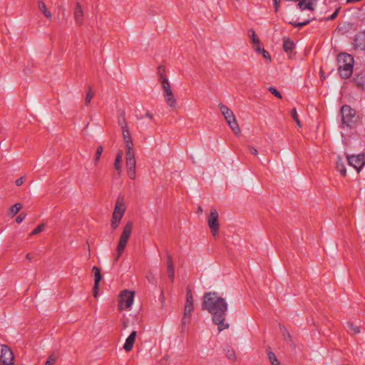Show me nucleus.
<instances>
[{
    "instance_id": "obj_1",
    "label": "nucleus",
    "mask_w": 365,
    "mask_h": 365,
    "mask_svg": "<svg viewBox=\"0 0 365 365\" xmlns=\"http://www.w3.org/2000/svg\"><path fill=\"white\" fill-rule=\"evenodd\" d=\"M202 309L212 315V322L217 325L219 331L229 328L230 324L225 323L228 304L225 299L218 296L217 293L206 292L203 296Z\"/></svg>"
},
{
    "instance_id": "obj_2",
    "label": "nucleus",
    "mask_w": 365,
    "mask_h": 365,
    "mask_svg": "<svg viewBox=\"0 0 365 365\" xmlns=\"http://www.w3.org/2000/svg\"><path fill=\"white\" fill-rule=\"evenodd\" d=\"M337 61L341 77L349 78L353 73L354 58L348 53H341L338 56Z\"/></svg>"
},
{
    "instance_id": "obj_3",
    "label": "nucleus",
    "mask_w": 365,
    "mask_h": 365,
    "mask_svg": "<svg viewBox=\"0 0 365 365\" xmlns=\"http://www.w3.org/2000/svg\"><path fill=\"white\" fill-rule=\"evenodd\" d=\"M133 227V223L131 221H128L125 225L117 245L116 256L114 259V263H115L119 259L121 255L124 252L128 240L130 237Z\"/></svg>"
},
{
    "instance_id": "obj_4",
    "label": "nucleus",
    "mask_w": 365,
    "mask_h": 365,
    "mask_svg": "<svg viewBox=\"0 0 365 365\" xmlns=\"http://www.w3.org/2000/svg\"><path fill=\"white\" fill-rule=\"evenodd\" d=\"M125 210L126 205L125 202V197L123 195H119L117 198L110 221V226L113 230L118 227L120 220L125 214Z\"/></svg>"
},
{
    "instance_id": "obj_5",
    "label": "nucleus",
    "mask_w": 365,
    "mask_h": 365,
    "mask_svg": "<svg viewBox=\"0 0 365 365\" xmlns=\"http://www.w3.org/2000/svg\"><path fill=\"white\" fill-rule=\"evenodd\" d=\"M341 123L343 126L349 128L355 127L357 123L358 117L356 111L349 106L345 105L341 108Z\"/></svg>"
},
{
    "instance_id": "obj_6",
    "label": "nucleus",
    "mask_w": 365,
    "mask_h": 365,
    "mask_svg": "<svg viewBox=\"0 0 365 365\" xmlns=\"http://www.w3.org/2000/svg\"><path fill=\"white\" fill-rule=\"evenodd\" d=\"M14 361L11 349L6 345H1L0 365H13Z\"/></svg>"
},
{
    "instance_id": "obj_7",
    "label": "nucleus",
    "mask_w": 365,
    "mask_h": 365,
    "mask_svg": "<svg viewBox=\"0 0 365 365\" xmlns=\"http://www.w3.org/2000/svg\"><path fill=\"white\" fill-rule=\"evenodd\" d=\"M134 292L124 290L120 293L119 309H129L131 307L134 300Z\"/></svg>"
},
{
    "instance_id": "obj_8",
    "label": "nucleus",
    "mask_w": 365,
    "mask_h": 365,
    "mask_svg": "<svg viewBox=\"0 0 365 365\" xmlns=\"http://www.w3.org/2000/svg\"><path fill=\"white\" fill-rule=\"evenodd\" d=\"M218 212L215 209H212L210 211V215L208 218V225L210 229L211 233L213 236H216L218 233L219 230V220H218Z\"/></svg>"
},
{
    "instance_id": "obj_9",
    "label": "nucleus",
    "mask_w": 365,
    "mask_h": 365,
    "mask_svg": "<svg viewBox=\"0 0 365 365\" xmlns=\"http://www.w3.org/2000/svg\"><path fill=\"white\" fill-rule=\"evenodd\" d=\"M347 161L350 166L354 168L357 173H359L361 168L365 166V155L361 154L348 156Z\"/></svg>"
},
{
    "instance_id": "obj_10",
    "label": "nucleus",
    "mask_w": 365,
    "mask_h": 365,
    "mask_svg": "<svg viewBox=\"0 0 365 365\" xmlns=\"http://www.w3.org/2000/svg\"><path fill=\"white\" fill-rule=\"evenodd\" d=\"M118 124L120 126L125 145H133L130 129L125 118H123L122 119H120L118 120Z\"/></svg>"
},
{
    "instance_id": "obj_11",
    "label": "nucleus",
    "mask_w": 365,
    "mask_h": 365,
    "mask_svg": "<svg viewBox=\"0 0 365 365\" xmlns=\"http://www.w3.org/2000/svg\"><path fill=\"white\" fill-rule=\"evenodd\" d=\"M73 19L77 26H81L84 21V12L79 2L76 4L73 11Z\"/></svg>"
},
{
    "instance_id": "obj_12",
    "label": "nucleus",
    "mask_w": 365,
    "mask_h": 365,
    "mask_svg": "<svg viewBox=\"0 0 365 365\" xmlns=\"http://www.w3.org/2000/svg\"><path fill=\"white\" fill-rule=\"evenodd\" d=\"M194 310V299L191 291L189 289L186 292V302L184 309L185 315H191Z\"/></svg>"
},
{
    "instance_id": "obj_13",
    "label": "nucleus",
    "mask_w": 365,
    "mask_h": 365,
    "mask_svg": "<svg viewBox=\"0 0 365 365\" xmlns=\"http://www.w3.org/2000/svg\"><path fill=\"white\" fill-rule=\"evenodd\" d=\"M125 166H126L128 177L132 180L135 179V176H136V172H135L136 160H135V159L125 160Z\"/></svg>"
},
{
    "instance_id": "obj_14",
    "label": "nucleus",
    "mask_w": 365,
    "mask_h": 365,
    "mask_svg": "<svg viewBox=\"0 0 365 365\" xmlns=\"http://www.w3.org/2000/svg\"><path fill=\"white\" fill-rule=\"evenodd\" d=\"M299 9L303 10H309V11H314L315 6L317 4V0H299Z\"/></svg>"
},
{
    "instance_id": "obj_15",
    "label": "nucleus",
    "mask_w": 365,
    "mask_h": 365,
    "mask_svg": "<svg viewBox=\"0 0 365 365\" xmlns=\"http://www.w3.org/2000/svg\"><path fill=\"white\" fill-rule=\"evenodd\" d=\"M219 108L227 123L230 120H233L235 118V115L233 112L225 105L220 104Z\"/></svg>"
},
{
    "instance_id": "obj_16",
    "label": "nucleus",
    "mask_w": 365,
    "mask_h": 365,
    "mask_svg": "<svg viewBox=\"0 0 365 365\" xmlns=\"http://www.w3.org/2000/svg\"><path fill=\"white\" fill-rule=\"evenodd\" d=\"M136 337V331H133L128 337L126 339L125 342L123 346V349L125 351H130L132 350Z\"/></svg>"
},
{
    "instance_id": "obj_17",
    "label": "nucleus",
    "mask_w": 365,
    "mask_h": 365,
    "mask_svg": "<svg viewBox=\"0 0 365 365\" xmlns=\"http://www.w3.org/2000/svg\"><path fill=\"white\" fill-rule=\"evenodd\" d=\"M163 96L167 105L171 108H175L177 105V101L173 93V91L163 93Z\"/></svg>"
},
{
    "instance_id": "obj_18",
    "label": "nucleus",
    "mask_w": 365,
    "mask_h": 365,
    "mask_svg": "<svg viewBox=\"0 0 365 365\" xmlns=\"http://www.w3.org/2000/svg\"><path fill=\"white\" fill-rule=\"evenodd\" d=\"M354 46L356 48L365 50V33H360L355 36Z\"/></svg>"
},
{
    "instance_id": "obj_19",
    "label": "nucleus",
    "mask_w": 365,
    "mask_h": 365,
    "mask_svg": "<svg viewBox=\"0 0 365 365\" xmlns=\"http://www.w3.org/2000/svg\"><path fill=\"white\" fill-rule=\"evenodd\" d=\"M345 328L351 334H356L360 332V326L355 324L353 322H346Z\"/></svg>"
},
{
    "instance_id": "obj_20",
    "label": "nucleus",
    "mask_w": 365,
    "mask_h": 365,
    "mask_svg": "<svg viewBox=\"0 0 365 365\" xmlns=\"http://www.w3.org/2000/svg\"><path fill=\"white\" fill-rule=\"evenodd\" d=\"M38 7L44 16L49 20L52 18L51 12L47 9L46 4L43 1H38Z\"/></svg>"
},
{
    "instance_id": "obj_21",
    "label": "nucleus",
    "mask_w": 365,
    "mask_h": 365,
    "mask_svg": "<svg viewBox=\"0 0 365 365\" xmlns=\"http://www.w3.org/2000/svg\"><path fill=\"white\" fill-rule=\"evenodd\" d=\"M283 48L287 53H291L294 48V43L289 38H284Z\"/></svg>"
},
{
    "instance_id": "obj_22",
    "label": "nucleus",
    "mask_w": 365,
    "mask_h": 365,
    "mask_svg": "<svg viewBox=\"0 0 365 365\" xmlns=\"http://www.w3.org/2000/svg\"><path fill=\"white\" fill-rule=\"evenodd\" d=\"M167 270H168V274L169 278L171 279L172 282H173L174 277H175V271H174L173 262V260H172V258L170 256L168 257Z\"/></svg>"
},
{
    "instance_id": "obj_23",
    "label": "nucleus",
    "mask_w": 365,
    "mask_h": 365,
    "mask_svg": "<svg viewBox=\"0 0 365 365\" xmlns=\"http://www.w3.org/2000/svg\"><path fill=\"white\" fill-rule=\"evenodd\" d=\"M162 89L163 91V93L172 91L171 86L168 79L166 76H161V80L160 81Z\"/></svg>"
},
{
    "instance_id": "obj_24",
    "label": "nucleus",
    "mask_w": 365,
    "mask_h": 365,
    "mask_svg": "<svg viewBox=\"0 0 365 365\" xmlns=\"http://www.w3.org/2000/svg\"><path fill=\"white\" fill-rule=\"evenodd\" d=\"M122 158H123V152L121 150H120L117 153V155H116V158L115 160V163H114L115 169L118 172L119 174L122 171V166H121Z\"/></svg>"
},
{
    "instance_id": "obj_25",
    "label": "nucleus",
    "mask_w": 365,
    "mask_h": 365,
    "mask_svg": "<svg viewBox=\"0 0 365 365\" xmlns=\"http://www.w3.org/2000/svg\"><path fill=\"white\" fill-rule=\"evenodd\" d=\"M227 124L236 135H239L240 134L241 130L237 122L236 118L233 120L229 121Z\"/></svg>"
},
{
    "instance_id": "obj_26",
    "label": "nucleus",
    "mask_w": 365,
    "mask_h": 365,
    "mask_svg": "<svg viewBox=\"0 0 365 365\" xmlns=\"http://www.w3.org/2000/svg\"><path fill=\"white\" fill-rule=\"evenodd\" d=\"M336 168L337 171H339L341 175L346 176V170L345 167L344 163L341 160V158H338V160L336 162Z\"/></svg>"
},
{
    "instance_id": "obj_27",
    "label": "nucleus",
    "mask_w": 365,
    "mask_h": 365,
    "mask_svg": "<svg viewBox=\"0 0 365 365\" xmlns=\"http://www.w3.org/2000/svg\"><path fill=\"white\" fill-rule=\"evenodd\" d=\"M92 272L94 275V284H96V287L99 286L100 282L102 279L100 269L97 267H93Z\"/></svg>"
},
{
    "instance_id": "obj_28",
    "label": "nucleus",
    "mask_w": 365,
    "mask_h": 365,
    "mask_svg": "<svg viewBox=\"0 0 365 365\" xmlns=\"http://www.w3.org/2000/svg\"><path fill=\"white\" fill-rule=\"evenodd\" d=\"M126 153H125V160H134L135 158V152L133 149V145H125Z\"/></svg>"
},
{
    "instance_id": "obj_29",
    "label": "nucleus",
    "mask_w": 365,
    "mask_h": 365,
    "mask_svg": "<svg viewBox=\"0 0 365 365\" xmlns=\"http://www.w3.org/2000/svg\"><path fill=\"white\" fill-rule=\"evenodd\" d=\"M248 36L250 38L251 42H252V44L253 43H259V41H260V40L257 37V36L255 31H254V29H250L248 31Z\"/></svg>"
},
{
    "instance_id": "obj_30",
    "label": "nucleus",
    "mask_w": 365,
    "mask_h": 365,
    "mask_svg": "<svg viewBox=\"0 0 365 365\" xmlns=\"http://www.w3.org/2000/svg\"><path fill=\"white\" fill-rule=\"evenodd\" d=\"M268 357L269 362L272 365H281L279 361L278 360L276 355L273 352L269 351L268 353Z\"/></svg>"
},
{
    "instance_id": "obj_31",
    "label": "nucleus",
    "mask_w": 365,
    "mask_h": 365,
    "mask_svg": "<svg viewBox=\"0 0 365 365\" xmlns=\"http://www.w3.org/2000/svg\"><path fill=\"white\" fill-rule=\"evenodd\" d=\"M190 317H191V315H185V313H184L183 318L182 319V323H181V329H182V332L185 331L187 324H188L190 323Z\"/></svg>"
},
{
    "instance_id": "obj_32",
    "label": "nucleus",
    "mask_w": 365,
    "mask_h": 365,
    "mask_svg": "<svg viewBox=\"0 0 365 365\" xmlns=\"http://www.w3.org/2000/svg\"><path fill=\"white\" fill-rule=\"evenodd\" d=\"M93 96H94V93L92 91L91 88L89 87L88 88L87 93H86V100H85V103H86V106H88L91 103V101L92 100V98H93Z\"/></svg>"
},
{
    "instance_id": "obj_33",
    "label": "nucleus",
    "mask_w": 365,
    "mask_h": 365,
    "mask_svg": "<svg viewBox=\"0 0 365 365\" xmlns=\"http://www.w3.org/2000/svg\"><path fill=\"white\" fill-rule=\"evenodd\" d=\"M22 208V204L21 203H16L14 204L11 208L10 212L12 214V216H14L16 215Z\"/></svg>"
},
{
    "instance_id": "obj_34",
    "label": "nucleus",
    "mask_w": 365,
    "mask_h": 365,
    "mask_svg": "<svg viewBox=\"0 0 365 365\" xmlns=\"http://www.w3.org/2000/svg\"><path fill=\"white\" fill-rule=\"evenodd\" d=\"M103 151V146H98L97 148V150H96V156H95V159H94V164L95 165H97L100 158H101V154Z\"/></svg>"
},
{
    "instance_id": "obj_35",
    "label": "nucleus",
    "mask_w": 365,
    "mask_h": 365,
    "mask_svg": "<svg viewBox=\"0 0 365 365\" xmlns=\"http://www.w3.org/2000/svg\"><path fill=\"white\" fill-rule=\"evenodd\" d=\"M226 356L230 360L232 361H235L237 360V356L235 354V351L232 349H228L227 350Z\"/></svg>"
},
{
    "instance_id": "obj_36",
    "label": "nucleus",
    "mask_w": 365,
    "mask_h": 365,
    "mask_svg": "<svg viewBox=\"0 0 365 365\" xmlns=\"http://www.w3.org/2000/svg\"><path fill=\"white\" fill-rule=\"evenodd\" d=\"M355 82L358 86H359L361 88H364V84H365V78L362 76H357L355 78Z\"/></svg>"
},
{
    "instance_id": "obj_37",
    "label": "nucleus",
    "mask_w": 365,
    "mask_h": 365,
    "mask_svg": "<svg viewBox=\"0 0 365 365\" xmlns=\"http://www.w3.org/2000/svg\"><path fill=\"white\" fill-rule=\"evenodd\" d=\"M291 115H292V118L294 119V120L297 124V125L299 127H301V123H300V121L299 120L298 115H297L296 109H293L292 110Z\"/></svg>"
},
{
    "instance_id": "obj_38",
    "label": "nucleus",
    "mask_w": 365,
    "mask_h": 365,
    "mask_svg": "<svg viewBox=\"0 0 365 365\" xmlns=\"http://www.w3.org/2000/svg\"><path fill=\"white\" fill-rule=\"evenodd\" d=\"M311 19H312L309 18V19H308L307 20H306V21H304L303 22H299V23H297V24L292 23V22H289V23L290 24H292V26H294V27H299V28H301V27L308 24L310 22Z\"/></svg>"
},
{
    "instance_id": "obj_39",
    "label": "nucleus",
    "mask_w": 365,
    "mask_h": 365,
    "mask_svg": "<svg viewBox=\"0 0 365 365\" xmlns=\"http://www.w3.org/2000/svg\"><path fill=\"white\" fill-rule=\"evenodd\" d=\"M252 46H253L254 50L258 53H259L262 51V50L264 48L260 41H259V43H253Z\"/></svg>"
},
{
    "instance_id": "obj_40",
    "label": "nucleus",
    "mask_w": 365,
    "mask_h": 365,
    "mask_svg": "<svg viewBox=\"0 0 365 365\" xmlns=\"http://www.w3.org/2000/svg\"><path fill=\"white\" fill-rule=\"evenodd\" d=\"M43 228H44V224L39 225L36 229H34L31 232V235H36L40 233L41 232L43 231Z\"/></svg>"
},
{
    "instance_id": "obj_41",
    "label": "nucleus",
    "mask_w": 365,
    "mask_h": 365,
    "mask_svg": "<svg viewBox=\"0 0 365 365\" xmlns=\"http://www.w3.org/2000/svg\"><path fill=\"white\" fill-rule=\"evenodd\" d=\"M268 89L270 91V93L272 94H273L274 96H276L277 98H280V99L282 98L281 93L275 88L269 87Z\"/></svg>"
},
{
    "instance_id": "obj_42",
    "label": "nucleus",
    "mask_w": 365,
    "mask_h": 365,
    "mask_svg": "<svg viewBox=\"0 0 365 365\" xmlns=\"http://www.w3.org/2000/svg\"><path fill=\"white\" fill-rule=\"evenodd\" d=\"M56 356L51 355L45 363V365H53L56 361Z\"/></svg>"
},
{
    "instance_id": "obj_43",
    "label": "nucleus",
    "mask_w": 365,
    "mask_h": 365,
    "mask_svg": "<svg viewBox=\"0 0 365 365\" xmlns=\"http://www.w3.org/2000/svg\"><path fill=\"white\" fill-rule=\"evenodd\" d=\"M259 53H262L263 57L265 59H267L269 62H270L272 61V58H271V56H270L269 53L266 50H264V48L262 50V51Z\"/></svg>"
},
{
    "instance_id": "obj_44",
    "label": "nucleus",
    "mask_w": 365,
    "mask_h": 365,
    "mask_svg": "<svg viewBox=\"0 0 365 365\" xmlns=\"http://www.w3.org/2000/svg\"><path fill=\"white\" fill-rule=\"evenodd\" d=\"M280 330L284 339L289 338L290 335L284 327L280 326Z\"/></svg>"
},
{
    "instance_id": "obj_45",
    "label": "nucleus",
    "mask_w": 365,
    "mask_h": 365,
    "mask_svg": "<svg viewBox=\"0 0 365 365\" xmlns=\"http://www.w3.org/2000/svg\"><path fill=\"white\" fill-rule=\"evenodd\" d=\"M26 213H24V212H21L16 218V222L19 224L21 223L26 217Z\"/></svg>"
},
{
    "instance_id": "obj_46",
    "label": "nucleus",
    "mask_w": 365,
    "mask_h": 365,
    "mask_svg": "<svg viewBox=\"0 0 365 365\" xmlns=\"http://www.w3.org/2000/svg\"><path fill=\"white\" fill-rule=\"evenodd\" d=\"M165 68L163 67V66H159L158 67V74H159V81L161 80V76H165Z\"/></svg>"
},
{
    "instance_id": "obj_47",
    "label": "nucleus",
    "mask_w": 365,
    "mask_h": 365,
    "mask_svg": "<svg viewBox=\"0 0 365 365\" xmlns=\"http://www.w3.org/2000/svg\"><path fill=\"white\" fill-rule=\"evenodd\" d=\"M26 180V178L25 177H21L19 178V179H17L15 182L16 183V185L17 186H21V185L24 184V182H25Z\"/></svg>"
},
{
    "instance_id": "obj_48",
    "label": "nucleus",
    "mask_w": 365,
    "mask_h": 365,
    "mask_svg": "<svg viewBox=\"0 0 365 365\" xmlns=\"http://www.w3.org/2000/svg\"><path fill=\"white\" fill-rule=\"evenodd\" d=\"M338 14L339 9H336L329 18L327 19V20H334L337 16Z\"/></svg>"
},
{
    "instance_id": "obj_49",
    "label": "nucleus",
    "mask_w": 365,
    "mask_h": 365,
    "mask_svg": "<svg viewBox=\"0 0 365 365\" xmlns=\"http://www.w3.org/2000/svg\"><path fill=\"white\" fill-rule=\"evenodd\" d=\"M273 1H274V6L275 12H277L278 9H279V7L280 0H273Z\"/></svg>"
},
{
    "instance_id": "obj_50",
    "label": "nucleus",
    "mask_w": 365,
    "mask_h": 365,
    "mask_svg": "<svg viewBox=\"0 0 365 365\" xmlns=\"http://www.w3.org/2000/svg\"><path fill=\"white\" fill-rule=\"evenodd\" d=\"M250 151L252 155H257L258 154V151L256 148L252 146L249 147Z\"/></svg>"
},
{
    "instance_id": "obj_51",
    "label": "nucleus",
    "mask_w": 365,
    "mask_h": 365,
    "mask_svg": "<svg viewBox=\"0 0 365 365\" xmlns=\"http://www.w3.org/2000/svg\"><path fill=\"white\" fill-rule=\"evenodd\" d=\"M98 289H99V286L96 287V284H94V286H93V296L95 297H97V296H98Z\"/></svg>"
},
{
    "instance_id": "obj_52",
    "label": "nucleus",
    "mask_w": 365,
    "mask_h": 365,
    "mask_svg": "<svg viewBox=\"0 0 365 365\" xmlns=\"http://www.w3.org/2000/svg\"><path fill=\"white\" fill-rule=\"evenodd\" d=\"M145 116H146L147 118H148L149 119H150V120H153V114H152L150 112H149V111L146 112V113H145Z\"/></svg>"
},
{
    "instance_id": "obj_53",
    "label": "nucleus",
    "mask_w": 365,
    "mask_h": 365,
    "mask_svg": "<svg viewBox=\"0 0 365 365\" xmlns=\"http://www.w3.org/2000/svg\"><path fill=\"white\" fill-rule=\"evenodd\" d=\"M26 258H27L29 260H30V259H31V255H30V254H27V255H26Z\"/></svg>"
},
{
    "instance_id": "obj_54",
    "label": "nucleus",
    "mask_w": 365,
    "mask_h": 365,
    "mask_svg": "<svg viewBox=\"0 0 365 365\" xmlns=\"http://www.w3.org/2000/svg\"><path fill=\"white\" fill-rule=\"evenodd\" d=\"M124 328H126L128 327V324L126 322L123 323Z\"/></svg>"
}]
</instances>
